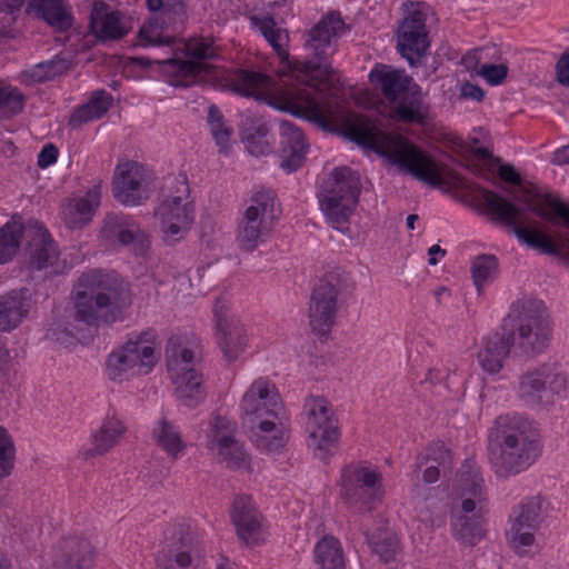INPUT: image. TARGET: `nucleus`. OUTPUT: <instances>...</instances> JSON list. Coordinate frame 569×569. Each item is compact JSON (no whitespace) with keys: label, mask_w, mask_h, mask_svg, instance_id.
Segmentation results:
<instances>
[{"label":"nucleus","mask_w":569,"mask_h":569,"mask_svg":"<svg viewBox=\"0 0 569 569\" xmlns=\"http://www.w3.org/2000/svg\"><path fill=\"white\" fill-rule=\"evenodd\" d=\"M250 24L268 41L282 62L288 63L283 74L284 88L279 96L281 108L295 116L313 121L322 127L335 124L343 129L346 137L378 154L417 179L439 187L449 177L461 184L459 174L445 171L430 156L408 139L386 133L367 117L346 110L342 100L332 91V67L312 61L289 63V33L277 26L272 16L253 14Z\"/></svg>","instance_id":"nucleus-1"},{"label":"nucleus","mask_w":569,"mask_h":569,"mask_svg":"<svg viewBox=\"0 0 569 569\" xmlns=\"http://www.w3.org/2000/svg\"><path fill=\"white\" fill-rule=\"evenodd\" d=\"M542 452L538 428L522 417L502 416L489 442V462L502 479L517 476L532 466Z\"/></svg>","instance_id":"nucleus-2"},{"label":"nucleus","mask_w":569,"mask_h":569,"mask_svg":"<svg viewBox=\"0 0 569 569\" xmlns=\"http://www.w3.org/2000/svg\"><path fill=\"white\" fill-rule=\"evenodd\" d=\"M131 305L129 283L116 273L93 270L83 273L74 290L77 319L90 325H109L122 319Z\"/></svg>","instance_id":"nucleus-3"},{"label":"nucleus","mask_w":569,"mask_h":569,"mask_svg":"<svg viewBox=\"0 0 569 569\" xmlns=\"http://www.w3.org/2000/svg\"><path fill=\"white\" fill-rule=\"evenodd\" d=\"M221 49L212 37L178 39L173 53L157 60L170 86L189 88L206 82L212 74L211 61L220 58Z\"/></svg>","instance_id":"nucleus-4"},{"label":"nucleus","mask_w":569,"mask_h":569,"mask_svg":"<svg viewBox=\"0 0 569 569\" xmlns=\"http://www.w3.org/2000/svg\"><path fill=\"white\" fill-rule=\"evenodd\" d=\"M502 330L521 355L541 353L549 345L552 328L546 306L537 299L515 302L503 320Z\"/></svg>","instance_id":"nucleus-5"},{"label":"nucleus","mask_w":569,"mask_h":569,"mask_svg":"<svg viewBox=\"0 0 569 569\" xmlns=\"http://www.w3.org/2000/svg\"><path fill=\"white\" fill-rule=\"evenodd\" d=\"M457 496L461 510L452 513V536L461 543L473 546L485 536L481 512L487 492L480 469L469 461L461 468Z\"/></svg>","instance_id":"nucleus-6"},{"label":"nucleus","mask_w":569,"mask_h":569,"mask_svg":"<svg viewBox=\"0 0 569 569\" xmlns=\"http://www.w3.org/2000/svg\"><path fill=\"white\" fill-rule=\"evenodd\" d=\"M369 78L389 101L390 114L393 119L407 123L425 121L426 109L419 93L415 90L416 86H412L411 78L405 71L383 66L373 69Z\"/></svg>","instance_id":"nucleus-7"},{"label":"nucleus","mask_w":569,"mask_h":569,"mask_svg":"<svg viewBox=\"0 0 569 569\" xmlns=\"http://www.w3.org/2000/svg\"><path fill=\"white\" fill-rule=\"evenodd\" d=\"M154 338V332L147 330L112 351L107 360L110 380L123 382L136 376L149 373L158 360Z\"/></svg>","instance_id":"nucleus-8"},{"label":"nucleus","mask_w":569,"mask_h":569,"mask_svg":"<svg viewBox=\"0 0 569 569\" xmlns=\"http://www.w3.org/2000/svg\"><path fill=\"white\" fill-rule=\"evenodd\" d=\"M361 192L360 174L348 167L336 168L320 198V207L329 222L337 229L347 223L353 213Z\"/></svg>","instance_id":"nucleus-9"},{"label":"nucleus","mask_w":569,"mask_h":569,"mask_svg":"<svg viewBox=\"0 0 569 569\" xmlns=\"http://www.w3.org/2000/svg\"><path fill=\"white\" fill-rule=\"evenodd\" d=\"M167 367L174 385L177 399L186 407L194 408L206 398L202 375L194 368V353L174 339L168 341Z\"/></svg>","instance_id":"nucleus-10"},{"label":"nucleus","mask_w":569,"mask_h":569,"mask_svg":"<svg viewBox=\"0 0 569 569\" xmlns=\"http://www.w3.org/2000/svg\"><path fill=\"white\" fill-rule=\"evenodd\" d=\"M281 210L272 190L254 192L238 223V242L246 251H253L269 234Z\"/></svg>","instance_id":"nucleus-11"},{"label":"nucleus","mask_w":569,"mask_h":569,"mask_svg":"<svg viewBox=\"0 0 569 569\" xmlns=\"http://www.w3.org/2000/svg\"><path fill=\"white\" fill-rule=\"evenodd\" d=\"M352 286L346 271L335 268L328 271L316 286L310 301L309 318L313 330L325 333L335 325L339 309V297Z\"/></svg>","instance_id":"nucleus-12"},{"label":"nucleus","mask_w":569,"mask_h":569,"mask_svg":"<svg viewBox=\"0 0 569 569\" xmlns=\"http://www.w3.org/2000/svg\"><path fill=\"white\" fill-rule=\"evenodd\" d=\"M340 485L343 501L361 513L372 511L385 495L381 473L363 463L345 468Z\"/></svg>","instance_id":"nucleus-13"},{"label":"nucleus","mask_w":569,"mask_h":569,"mask_svg":"<svg viewBox=\"0 0 569 569\" xmlns=\"http://www.w3.org/2000/svg\"><path fill=\"white\" fill-rule=\"evenodd\" d=\"M189 191L187 178L181 174L176 179V194L169 196L158 207L156 216L167 243L181 240L194 221V207L189 201Z\"/></svg>","instance_id":"nucleus-14"},{"label":"nucleus","mask_w":569,"mask_h":569,"mask_svg":"<svg viewBox=\"0 0 569 569\" xmlns=\"http://www.w3.org/2000/svg\"><path fill=\"white\" fill-rule=\"evenodd\" d=\"M303 410L309 433L308 447L316 457L326 460L340 436L332 408L323 397L311 396L306 399Z\"/></svg>","instance_id":"nucleus-15"},{"label":"nucleus","mask_w":569,"mask_h":569,"mask_svg":"<svg viewBox=\"0 0 569 569\" xmlns=\"http://www.w3.org/2000/svg\"><path fill=\"white\" fill-rule=\"evenodd\" d=\"M567 376L548 366L539 367L520 376L518 393L532 407H547L567 390Z\"/></svg>","instance_id":"nucleus-16"},{"label":"nucleus","mask_w":569,"mask_h":569,"mask_svg":"<svg viewBox=\"0 0 569 569\" xmlns=\"http://www.w3.org/2000/svg\"><path fill=\"white\" fill-rule=\"evenodd\" d=\"M240 409L243 425L247 427L280 418L284 413L276 386L264 378L251 383L242 397Z\"/></svg>","instance_id":"nucleus-17"},{"label":"nucleus","mask_w":569,"mask_h":569,"mask_svg":"<svg viewBox=\"0 0 569 569\" xmlns=\"http://www.w3.org/2000/svg\"><path fill=\"white\" fill-rule=\"evenodd\" d=\"M427 16L428 7L425 3H411L398 28V51L411 66L420 60L429 47Z\"/></svg>","instance_id":"nucleus-18"},{"label":"nucleus","mask_w":569,"mask_h":569,"mask_svg":"<svg viewBox=\"0 0 569 569\" xmlns=\"http://www.w3.org/2000/svg\"><path fill=\"white\" fill-rule=\"evenodd\" d=\"M153 174L143 164L124 160L120 161L112 179L113 197L122 204L137 206L150 196Z\"/></svg>","instance_id":"nucleus-19"},{"label":"nucleus","mask_w":569,"mask_h":569,"mask_svg":"<svg viewBox=\"0 0 569 569\" xmlns=\"http://www.w3.org/2000/svg\"><path fill=\"white\" fill-rule=\"evenodd\" d=\"M26 240L29 247L30 268L44 270L48 274L66 272L67 261L60 257L56 242L40 222L28 223Z\"/></svg>","instance_id":"nucleus-20"},{"label":"nucleus","mask_w":569,"mask_h":569,"mask_svg":"<svg viewBox=\"0 0 569 569\" xmlns=\"http://www.w3.org/2000/svg\"><path fill=\"white\" fill-rule=\"evenodd\" d=\"M230 518L240 540L247 545H257L263 540V518L250 496L240 495L234 498Z\"/></svg>","instance_id":"nucleus-21"},{"label":"nucleus","mask_w":569,"mask_h":569,"mask_svg":"<svg viewBox=\"0 0 569 569\" xmlns=\"http://www.w3.org/2000/svg\"><path fill=\"white\" fill-rule=\"evenodd\" d=\"M346 23L337 12H329L313 26L306 40L310 54L318 59H327L333 53L336 42L346 31Z\"/></svg>","instance_id":"nucleus-22"},{"label":"nucleus","mask_w":569,"mask_h":569,"mask_svg":"<svg viewBox=\"0 0 569 569\" xmlns=\"http://www.w3.org/2000/svg\"><path fill=\"white\" fill-rule=\"evenodd\" d=\"M90 30L100 40H120L130 31L124 16L103 0H94L90 12Z\"/></svg>","instance_id":"nucleus-23"},{"label":"nucleus","mask_w":569,"mask_h":569,"mask_svg":"<svg viewBox=\"0 0 569 569\" xmlns=\"http://www.w3.org/2000/svg\"><path fill=\"white\" fill-rule=\"evenodd\" d=\"M102 234L107 239L130 246L137 254H143L150 244L148 234L134 220L124 216L109 214L104 220Z\"/></svg>","instance_id":"nucleus-24"},{"label":"nucleus","mask_w":569,"mask_h":569,"mask_svg":"<svg viewBox=\"0 0 569 569\" xmlns=\"http://www.w3.org/2000/svg\"><path fill=\"white\" fill-rule=\"evenodd\" d=\"M216 319L219 348L224 359L232 362L239 358L248 345L246 326L237 318L222 317L219 308L216 309Z\"/></svg>","instance_id":"nucleus-25"},{"label":"nucleus","mask_w":569,"mask_h":569,"mask_svg":"<svg viewBox=\"0 0 569 569\" xmlns=\"http://www.w3.org/2000/svg\"><path fill=\"white\" fill-rule=\"evenodd\" d=\"M280 133V166L283 170L291 172L301 167L307 144L302 131L293 123L287 120L279 122Z\"/></svg>","instance_id":"nucleus-26"},{"label":"nucleus","mask_w":569,"mask_h":569,"mask_svg":"<svg viewBox=\"0 0 569 569\" xmlns=\"http://www.w3.org/2000/svg\"><path fill=\"white\" fill-rule=\"evenodd\" d=\"M101 187L94 186L84 197L68 199L63 202L61 218L70 229L82 228L90 222L100 204Z\"/></svg>","instance_id":"nucleus-27"},{"label":"nucleus","mask_w":569,"mask_h":569,"mask_svg":"<svg viewBox=\"0 0 569 569\" xmlns=\"http://www.w3.org/2000/svg\"><path fill=\"white\" fill-rule=\"evenodd\" d=\"M26 12L60 32L70 29L73 23L72 11L64 0H29Z\"/></svg>","instance_id":"nucleus-28"},{"label":"nucleus","mask_w":569,"mask_h":569,"mask_svg":"<svg viewBox=\"0 0 569 569\" xmlns=\"http://www.w3.org/2000/svg\"><path fill=\"white\" fill-rule=\"evenodd\" d=\"M248 428L253 445L257 449L267 453L278 452L286 446L289 439V433L283 422V416L276 419L263 420Z\"/></svg>","instance_id":"nucleus-29"},{"label":"nucleus","mask_w":569,"mask_h":569,"mask_svg":"<svg viewBox=\"0 0 569 569\" xmlns=\"http://www.w3.org/2000/svg\"><path fill=\"white\" fill-rule=\"evenodd\" d=\"M511 348H513L506 331L493 332L482 340L478 351V361L481 368L489 373H497L503 367Z\"/></svg>","instance_id":"nucleus-30"},{"label":"nucleus","mask_w":569,"mask_h":569,"mask_svg":"<svg viewBox=\"0 0 569 569\" xmlns=\"http://www.w3.org/2000/svg\"><path fill=\"white\" fill-rule=\"evenodd\" d=\"M128 428L124 421L116 413L107 415L101 426L92 433L90 452L101 456L120 445Z\"/></svg>","instance_id":"nucleus-31"},{"label":"nucleus","mask_w":569,"mask_h":569,"mask_svg":"<svg viewBox=\"0 0 569 569\" xmlns=\"http://www.w3.org/2000/svg\"><path fill=\"white\" fill-rule=\"evenodd\" d=\"M204 555V550L198 539L187 536L176 543L169 550L168 562L162 566L158 563L159 569H187L198 567Z\"/></svg>","instance_id":"nucleus-32"},{"label":"nucleus","mask_w":569,"mask_h":569,"mask_svg":"<svg viewBox=\"0 0 569 569\" xmlns=\"http://www.w3.org/2000/svg\"><path fill=\"white\" fill-rule=\"evenodd\" d=\"M28 290L12 291L0 296V330L17 328L29 312Z\"/></svg>","instance_id":"nucleus-33"},{"label":"nucleus","mask_w":569,"mask_h":569,"mask_svg":"<svg viewBox=\"0 0 569 569\" xmlns=\"http://www.w3.org/2000/svg\"><path fill=\"white\" fill-rule=\"evenodd\" d=\"M94 550L84 538H69L63 541L60 566L62 569H89L93 563Z\"/></svg>","instance_id":"nucleus-34"},{"label":"nucleus","mask_w":569,"mask_h":569,"mask_svg":"<svg viewBox=\"0 0 569 569\" xmlns=\"http://www.w3.org/2000/svg\"><path fill=\"white\" fill-rule=\"evenodd\" d=\"M313 557L318 569H346L343 548L333 536H325L316 543Z\"/></svg>","instance_id":"nucleus-35"},{"label":"nucleus","mask_w":569,"mask_h":569,"mask_svg":"<svg viewBox=\"0 0 569 569\" xmlns=\"http://www.w3.org/2000/svg\"><path fill=\"white\" fill-rule=\"evenodd\" d=\"M450 450L443 442H437L427 448L426 453L418 459L417 467L422 468L426 466L423 481L426 483H433L440 477V469L446 470L450 467Z\"/></svg>","instance_id":"nucleus-36"},{"label":"nucleus","mask_w":569,"mask_h":569,"mask_svg":"<svg viewBox=\"0 0 569 569\" xmlns=\"http://www.w3.org/2000/svg\"><path fill=\"white\" fill-rule=\"evenodd\" d=\"M237 423L229 418L214 415L208 422L206 430L208 450L212 453L216 450H223L228 442L236 439Z\"/></svg>","instance_id":"nucleus-37"},{"label":"nucleus","mask_w":569,"mask_h":569,"mask_svg":"<svg viewBox=\"0 0 569 569\" xmlns=\"http://www.w3.org/2000/svg\"><path fill=\"white\" fill-rule=\"evenodd\" d=\"M112 103V97L106 91L96 92L91 100L77 108L69 119V124L78 129L82 124L102 118Z\"/></svg>","instance_id":"nucleus-38"},{"label":"nucleus","mask_w":569,"mask_h":569,"mask_svg":"<svg viewBox=\"0 0 569 569\" xmlns=\"http://www.w3.org/2000/svg\"><path fill=\"white\" fill-rule=\"evenodd\" d=\"M166 20L161 17H152L140 29L137 44L143 48L164 46L170 48L171 54L178 39L164 33Z\"/></svg>","instance_id":"nucleus-39"},{"label":"nucleus","mask_w":569,"mask_h":569,"mask_svg":"<svg viewBox=\"0 0 569 569\" xmlns=\"http://www.w3.org/2000/svg\"><path fill=\"white\" fill-rule=\"evenodd\" d=\"M27 226L10 220L0 228V264L9 262L18 252L22 238L26 239Z\"/></svg>","instance_id":"nucleus-40"},{"label":"nucleus","mask_w":569,"mask_h":569,"mask_svg":"<svg viewBox=\"0 0 569 569\" xmlns=\"http://www.w3.org/2000/svg\"><path fill=\"white\" fill-rule=\"evenodd\" d=\"M153 438L159 447L172 458H177L186 448L177 426L164 417L154 427Z\"/></svg>","instance_id":"nucleus-41"},{"label":"nucleus","mask_w":569,"mask_h":569,"mask_svg":"<svg viewBox=\"0 0 569 569\" xmlns=\"http://www.w3.org/2000/svg\"><path fill=\"white\" fill-rule=\"evenodd\" d=\"M545 508L546 500L541 496L528 497L512 509L509 521L521 522L538 529L542 521Z\"/></svg>","instance_id":"nucleus-42"},{"label":"nucleus","mask_w":569,"mask_h":569,"mask_svg":"<svg viewBox=\"0 0 569 569\" xmlns=\"http://www.w3.org/2000/svg\"><path fill=\"white\" fill-rule=\"evenodd\" d=\"M232 82L237 92L248 97L261 96L271 84L269 77L247 70H239L234 74Z\"/></svg>","instance_id":"nucleus-43"},{"label":"nucleus","mask_w":569,"mask_h":569,"mask_svg":"<svg viewBox=\"0 0 569 569\" xmlns=\"http://www.w3.org/2000/svg\"><path fill=\"white\" fill-rule=\"evenodd\" d=\"M471 273L475 286L480 293L482 289L492 282L499 273L498 260L492 254H481L473 259Z\"/></svg>","instance_id":"nucleus-44"},{"label":"nucleus","mask_w":569,"mask_h":569,"mask_svg":"<svg viewBox=\"0 0 569 569\" xmlns=\"http://www.w3.org/2000/svg\"><path fill=\"white\" fill-rule=\"evenodd\" d=\"M510 528L507 532L508 541L510 547L518 555H527L529 552V548L532 547L536 542V531L538 529L533 527L526 526L525 523L519 525L517 521H509Z\"/></svg>","instance_id":"nucleus-45"},{"label":"nucleus","mask_w":569,"mask_h":569,"mask_svg":"<svg viewBox=\"0 0 569 569\" xmlns=\"http://www.w3.org/2000/svg\"><path fill=\"white\" fill-rule=\"evenodd\" d=\"M208 123L210 127L212 138L214 139L217 146L219 147V151L221 153H227L230 148L229 142L232 129L224 124L223 116L219 108L214 104L208 108Z\"/></svg>","instance_id":"nucleus-46"},{"label":"nucleus","mask_w":569,"mask_h":569,"mask_svg":"<svg viewBox=\"0 0 569 569\" xmlns=\"http://www.w3.org/2000/svg\"><path fill=\"white\" fill-rule=\"evenodd\" d=\"M212 455L226 462L227 467L231 469H242L249 466L248 453L243 445L237 439L228 442L223 450H216Z\"/></svg>","instance_id":"nucleus-47"},{"label":"nucleus","mask_w":569,"mask_h":569,"mask_svg":"<svg viewBox=\"0 0 569 569\" xmlns=\"http://www.w3.org/2000/svg\"><path fill=\"white\" fill-rule=\"evenodd\" d=\"M22 109V93L17 88L0 81V117L16 114Z\"/></svg>","instance_id":"nucleus-48"},{"label":"nucleus","mask_w":569,"mask_h":569,"mask_svg":"<svg viewBox=\"0 0 569 569\" xmlns=\"http://www.w3.org/2000/svg\"><path fill=\"white\" fill-rule=\"evenodd\" d=\"M14 447L7 430L0 426V478L10 475L13 468Z\"/></svg>","instance_id":"nucleus-49"},{"label":"nucleus","mask_w":569,"mask_h":569,"mask_svg":"<svg viewBox=\"0 0 569 569\" xmlns=\"http://www.w3.org/2000/svg\"><path fill=\"white\" fill-rule=\"evenodd\" d=\"M24 3V0H0V23L3 28H10L16 23Z\"/></svg>","instance_id":"nucleus-50"},{"label":"nucleus","mask_w":569,"mask_h":569,"mask_svg":"<svg viewBox=\"0 0 569 569\" xmlns=\"http://www.w3.org/2000/svg\"><path fill=\"white\" fill-rule=\"evenodd\" d=\"M267 133L268 129L264 126H260L256 134L246 136L247 149L251 154L260 157L270 151V144L266 140Z\"/></svg>","instance_id":"nucleus-51"},{"label":"nucleus","mask_w":569,"mask_h":569,"mask_svg":"<svg viewBox=\"0 0 569 569\" xmlns=\"http://www.w3.org/2000/svg\"><path fill=\"white\" fill-rule=\"evenodd\" d=\"M478 74L492 86L500 84L508 74V67L503 63H483Z\"/></svg>","instance_id":"nucleus-52"},{"label":"nucleus","mask_w":569,"mask_h":569,"mask_svg":"<svg viewBox=\"0 0 569 569\" xmlns=\"http://www.w3.org/2000/svg\"><path fill=\"white\" fill-rule=\"evenodd\" d=\"M373 551L385 562L390 561L397 551V539L392 535H386L383 539L371 540Z\"/></svg>","instance_id":"nucleus-53"},{"label":"nucleus","mask_w":569,"mask_h":569,"mask_svg":"<svg viewBox=\"0 0 569 569\" xmlns=\"http://www.w3.org/2000/svg\"><path fill=\"white\" fill-rule=\"evenodd\" d=\"M428 509L429 506L426 502L417 505L416 510L418 512L419 520L430 527L443 526L446 522L445 513L439 511L431 515Z\"/></svg>","instance_id":"nucleus-54"},{"label":"nucleus","mask_w":569,"mask_h":569,"mask_svg":"<svg viewBox=\"0 0 569 569\" xmlns=\"http://www.w3.org/2000/svg\"><path fill=\"white\" fill-rule=\"evenodd\" d=\"M184 13V4L180 0H168L164 2V7L162 12L158 13L156 17H161L166 20V23H172L177 17Z\"/></svg>","instance_id":"nucleus-55"},{"label":"nucleus","mask_w":569,"mask_h":569,"mask_svg":"<svg viewBox=\"0 0 569 569\" xmlns=\"http://www.w3.org/2000/svg\"><path fill=\"white\" fill-rule=\"evenodd\" d=\"M58 148L52 144H46L38 156V166L40 168H47L54 163L58 158Z\"/></svg>","instance_id":"nucleus-56"},{"label":"nucleus","mask_w":569,"mask_h":569,"mask_svg":"<svg viewBox=\"0 0 569 569\" xmlns=\"http://www.w3.org/2000/svg\"><path fill=\"white\" fill-rule=\"evenodd\" d=\"M556 79L557 81L569 87V53H563L556 64Z\"/></svg>","instance_id":"nucleus-57"},{"label":"nucleus","mask_w":569,"mask_h":569,"mask_svg":"<svg viewBox=\"0 0 569 569\" xmlns=\"http://www.w3.org/2000/svg\"><path fill=\"white\" fill-rule=\"evenodd\" d=\"M461 97L479 102L483 99L485 92L479 86L466 82L461 86Z\"/></svg>","instance_id":"nucleus-58"},{"label":"nucleus","mask_w":569,"mask_h":569,"mask_svg":"<svg viewBox=\"0 0 569 569\" xmlns=\"http://www.w3.org/2000/svg\"><path fill=\"white\" fill-rule=\"evenodd\" d=\"M499 177L506 182L519 184L521 182L520 174L511 164H501L498 170Z\"/></svg>","instance_id":"nucleus-59"},{"label":"nucleus","mask_w":569,"mask_h":569,"mask_svg":"<svg viewBox=\"0 0 569 569\" xmlns=\"http://www.w3.org/2000/svg\"><path fill=\"white\" fill-rule=\"evenodd\" d=\"M553 163L556 164H567L569 163V146H563L561 148H559L555 153H553Z\"/></svg>","instance_id":"nucleus-60"},{"label":"nucleus","mask_w":569,"mask_h":569,"mask_svg":"<svg viewBox=\"0 0 569 569\" xmlns=\"http://www.w3.org/2000/svg\"><path fill=\"white\" fill-rule=\"evenodd\" d=\"M49 336L52 340L61 343H67L72 339V336L67 330H60L59 328L50 330Z\"/></svg>","instance_id":"nucleus-61"},{"label":"nucleus","mask_w":569,"mask_h":569,"mask_svg":"<svg viewBox=\"0 0 569 569\" xmlns=\"http://www.w3.org/2000/svg\"><path fill=\"white\" fill-rule=\"evenodd\" d=\"M428 254H429V260H428L429 264L436 266L438 263L436 256L440 254L441 257H443L446 254V251L443 249H441L438 244H435L429 248Z\"/></svg>","instance_id":"nucleus-62"},{"label":"nucleus","mask_w":569,"mask_h":569,"mask_svg":"<svg viewBox=\"0 0 569 569\" xmlns=\"http://www.w3.org/2000/svg\"><path fill=\"white\" fill-rule=\"evenodd\" d=\"M146 3L150 11L159 13L162 12V9L164 7L163 0H147Z\"/></svg>","instance_id":"nucleus-63"},{"label":"nucleus","mask_w":569,"mask_h":569,"mask_svg":"<svg viewBox=\"0 0 569 569\" xmlns=\"http://www.w3.org/2000/svg\"><path fill=\"white\" fill-rule=\"evenodd\" d=\"M216 569H237V566L236 563H233L232 561H230L228 558H222L218 565H217V568Z\"/></svg>","instance_id":"nucleus-64"}]
</instances>
